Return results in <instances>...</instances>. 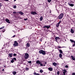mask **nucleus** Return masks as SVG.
<instances>
[{
	"label": "nucleus",
	"mask_w": 75,
	"mask_h": 75,
	"mask_svg": "<svg viewBox=\"0 0 75 75\" xmlns=\"http://www.w3.org/2000/svg\"><path fill=\"white\" fill-rule=\"evenodd\" d=\"M39 53L40 54H42L45 55L46 54V52L45 51H43L42 50H41L40 51H39Z\"/></svg>",
	"instance_id": "obj_1"
},
{
	"label": "nucleus",
	"mask_w": 75,
	"mask_h": 75,
	"mask_svg": "<svg viewBox=\"0 0 75 75\" xmlns=\"http://www.w3.org/2000/svg\"><path fill=\"white\" fill-rule=\"evenodd\" d=\"M63 16H64V14L62 13L61 14H60L59 16H58L57 18L59 19L60 20L62 18Z\"/></svg>",
	"instance_id": "obj_2"
},
{
	"label": "nucleus",
	"mask_w": 75,
	"mask_h": 75,
	"mask_svg": "<svg viewBox=\"0 0 75 75\" xmlns=\"http://www.w3.org/2000/svg\"><path fill=\"white\" fill-rule=\"evenodd\" d=\"M14 47L18 46V43L17 42V41H15L14 42V44L13 45Z\"/></svg>",
	"instance_id": "obj_3"
},
{
	"label": "nucleus",
	"mask_w": 75,
	"mask_h": 75,
	"mask_svg": "<svg viewBox=\"0 0 75 75\" xmlns=\"http://www.w3.org/2000/svg\"><path fill=\"white\" fill-rule=\"evenodd\" d=\"M29 58V54L28 53H25L24 56V58H25L26 59H27Z\"/></svg>",
	"instance_id": "obj_4"
},
{
	"label": "nucleus",
	"mask_w": 75,
	"mask_h": 75,
	"mask_svg": "<svg viewBox=\"0 0 75 75\" xmlns=\"http://www.w3.org/2000/svg\"><path fill=\"white\" fill-rule=\"evenodd\" d=\"M30 14L33 15H37V13L36 12L33 11L31 12L30 13Z\"/></svg>",
	"instance_id": "obj_5"
},
{
	"label": "nucleus",
	"mask_w": 75,
	"mask_h": 75,
	"mask_svg": "<svg viewBox=\"0 0 75 75\" xmlns=\"http://www.w3.org/2000/svg\"><path fill=\"white\" fill-rule=\"evenodd\" d=\"M31 43V42L30 41L28 42V43H27V44L26 45H27V47H29L30 46V44Z\"/></svg>",
	"instance_id": "obj_6"
},
{
	"label": "nucleus",
	"mask_w": 75,
	"mask_h": 75,
	"mask_svg": "<svg viewBox=\"0 0 75 75\" xmlns=\"http://www.w3.org/2000/svg\"><path fill=\"white\" fill-rule=\"evenodd\" d=\"M73 28H72L71 29L70 32L72 33H74V31H75V30L73 29Z\"/></svg>",
	"instance_id": "obj_7"
},
{
	"label": "nucleus",
	"mask_w": 75,
	"mask_h": 75,
	"mask_svg": "<svg viewBox=\"0 0 75 75\" xmlns=\"http://www.w3.org/2000/svg\"><path fill=\"white\" fill-rule=\"evenodd\" d=\"M61 23V21H59V22L57 23V24L56 25V27H58L59 26V24H60Z\"/></svg>",
	"instance_id": "obj_8"
},
{
	"label": "nucleus",
	"mask_w": 75,
	"mask_h": 75,
	"mask_svg": "<svg viewBox=\"0 0 75 75\" xmlns=\"http://www.w3.org/2000/svg\"><path fill=\"white\" fill-rule=\"evenodd\" d=\"M56 41H58L60 40V38L59 37H56L55 38Z\"/></svg>",
	"instance_id": "obj_9"
},
{
	"label": "nucleus",
	"mask_w": 75,
	"mask_h": 75,
	"mask_svg": "<svg viewBox=\"0 0 75 75\" xmlns=\"http://www.w3.org/2000/svg\"><path fill=\"white\" fill-rule=\"evenodd\" d=\"M48 70H49V71H52L53 70V69L52 68V67H49L48 68Z\"/></svg>",
	"instance_id": "obj_10"
},
{
	"label": "nucleus",
	"mask_w": 75,
	"mask_h": 75,
	"mask_svg": "<svg viewBox=\"0 0 75 75\" xmlns=\"http://www.w3.org/2000/svg\"><path fill=\"white\" fill-rule=\"evenodd\" d=\"M36 63L38 65L40 64H41V62L39 60L37 61L36 62Z\"/></svg>",
	"instance_id": "obj_11"
},
{
	"label": "nucleus",
	"mask_w": 75,
	"mask_h": 75,
	"mask_svg": "<svg viewBox=\"0 0 75 75\" xmlns=\"http://www.w3.org/2000/svg\"><path fill=\"white\" fill-rule=\"evenodd\" d=\"M63 71V73L64 74H62V75H65V74H66V72H67V70H64Z\"/></svg>",
	"instance_id": "obj_12"
},
{
	"label": "nucleus",
	"mask_w": 75,
	"mask_h": 75,
	"mask_svg": "<svg viewBox=\"0 0 75 75\" xmlns=\"http://www.w3.org/2000/svg\"><path fill=\"white\" fill-rule=\"evenodd\" d=\"M5 21H6V22L7 23H10L9 21V20L8 19H6Z\"/></svg>",
	"instance_id": "obj_13"
},
{
	"label": "nucleus",
	"mask_w": 75,
	"mask_h": 75,
	"mask_svg": "<svg viewBox=\"0 0 75 75\" xmlns=\"http://www.w3.org/2000/svg\"><path fill=\"white\" fill-rule=\"evenodd\" d=\"M18 13H19L21 14V15H23L24 14V13L21 11H20L19 12H18Z\"/></svg>",
	"instance_id": "obj_14"
},
{
	"label": "nucleus",
	"mask_w": 75,
	"mask_h": 75,
	"mask_svg": "<svg viewBox=\"0 0 75 75\" xmlns=\"http://www.w3.org/2000/svg\"><path fill=\"white\" fill-rule=\"evenodd\" d=\"M58 50L59 51V53H60V54H62L63 53V52L61 50H59L58 49Z\"/></svg>",
	"instance_id": "obj_15"
},
{
	"label": "nucleus",
	"mask_w": 75,
	"mask_h": 75,
	"mask_svg": "<svg viewBox=\"0 0 75 75\" xmlns=\"http://www.w3.org/2000/svg\"><path fill=\"white\" fill-rule=\"evenodd\" d=\"M13 55V53L9 54V56L11 57H12Z\"/></svg>",
	"instance_id": "obj_16"
},
{
	"label": "nucleus",
	"mask_w": 75,
	"mask_h": 75,
	"mask_svg": "<svg viewBox=\"0 0 75 75\" xmlns=\"http://www.w3.org/2000/svg\"><path fill=\"white\" fill-rule=\"evenodd\" d=\"M52 64H53V65L54 66H56V65H57V63L55 62L53 63Z\"/></svg>",
	"instance_id": "obj_17"
},
{
	"label": "nucleus",
	"mask_w": 75,
	"mask_h": 75,
	"mask_svg": "<svg viewBox=\"0 0 75 75\" xmlns=\"http://www.w3.org/2000/svg\"><path fill=\"white\" fill-rule=\"evenodd\" d=\"M71 57L72 60H75V58H74V57H73V56H71Z\"/></svg>",
	"instance_id": "obj_18"
},
{
	"label": "nucleus",
	"mask_w": 75,
	"mask_h": 75,
	"mask_svg": "<svg viewBox=\"0 0 75 75\" xmlns=\"http://www.w3.org/2000/svg\"><path fill=\"white\" fill-rule=\"evenodd\" d=\"M35 75H40V74L39 73H37L36 72H34L33 73Z\"/></svg>",
	"instance_id": "obj_19"
},
{
	"label": "nucleus",
	"mask_w": 75,
	"mask_h": 75,
	"mask_svg": "<svg viewBox=\"0 0 75 75\" xmlns=\"http://www.w3.org/2000/svg\"><path fill=\"white\" fill-rule=\"evenodd\" d=\"M51 27V26L50 25H47L46 28H47V29H49Z\"/></svg>",
	"instance_id": "obj_20"
},
{
	"label": "nucleus",
	"mask_w": 75,
	"mask_h": 75,
	"mask_svg": "<svg viewBox=\"0 0 75 75\" xmlns=\"http://www.w3.org/2000/svg\"><path fill=\"white\" fill-rule=\"evenodd\" d=\"M70 41L72 42H74V43H75V41H74L73 40H72L71 39L70 40Z\"/></svg>",
	"instance_id": "obj_21"
},
{
	"label": "nucleus",
	"mask_w": 75,
	"mask_h": 75,
	"mask_svg": "<svg viewBox=\"0 0 75 75\" xmlns=\"http://www.w3.org/2000/svg\"><path fill=\"white\" fill-rule=\"evenodd\" d=\"M57 47H58L57 48L58 50H59L58 49H60V48H61L64 47H61L60 46H58Z\"/></svg>",
	"instance_id": "obj_22"
},
{
	"label": "nucleus",
	"mask_w": 75,
	"mask_h": 75,
	"mask_svg": "<svg viewBox=\"0 0 75 75\" xmlns=\"http://www.w3.org/2000/svg\"><path fill=\"white\" fill-rule=\"evenodd\" d=\"M62 55L61 54H59V57L60 58H62Z\"/></svg>",
	"instance_id": "obj_23"
},
{
	"label": "nucleus",
	"mask_w": 75,
	"mask_h": 75,
	"mask_svg": "<svg viewBox=\"0 0 75 75\" xmlns=\"http://www.w3.org/2000/svg\"><path fill=\"white\" fill-rule=\"evenodd\" d=\"M74 4H69V6H70L71 7H73L74 6Z\"/></svg>",
	"instance_id": "obj_24"
},
{
	"label": "nucleus",
	"mask_w": 75,
	"mask_h": 75,
	"mask_svg": "<svg viewBox=\"0 0 75 75\" xmlns=\"http://www.w3.org/2000/svg\"><path fill=\"white\" fill-rule=\"evenodd\" d=\"M42 19H43V18H42V16H41L40 17V21H42Z\"/></svg>",
	"instance_id": "obj_25"
},
{
	"label": "nucleus",
	"mask_w": 75,
	"mask_h": 75,
	"mask_svg": "<svg viewBox=\"0 0 75 75\" xmlns=\"http://www.w3.org/2000/svg\"><path fill=\"white\" fill-rule=\"evenodd\" d=\"M13 74L14 75H15L16 74V72L14 71L13 72Z\"/></svg>",
	"instance_id": "obj_26"
},
{
	"label": "nucleus",
	"mask_w": 75,
	"mask_h": 75,
	"mask_svg": "<svg viewBox=\"0 0 75 75\" xmlns=\"http://www.w3.org/2000/svg\"><path fill=\"white\" fill-rule=\"evenodd\" d=\"M4 51H5V52L6 53H7V52H8V51L7 50H6V49H5Z\"/></svg>",
	"instance_id": "obj_27"
},
{
	"label": "nucleus",
	"mask_w": 75,
	"mask_h": 75,
	"mask_svg": "<svg viewBox=\"0 0 75 75\" xmlns=\"http://www.w3.org/2000/svg\"><path fill=\"white\" fill-rule=\"evenodd\" d=\"M43 72V71L42 70H40V72L41 73H42Z\"/></svg>",
	"instance_id": "obj_28"
},
{
	"label": "nucleus",
	"mask_w": 75,
	"mask_h": 75,
	"mask_svg": "<svg viewBox=\"0 0 75 75\" xmlns=\"http://www.w3.org/2000/svg\"><path fill=\"white\" fill-rule=\"evenodd\" d=\"M14 62V60L13 59H12L11 61V62L12 63H13Z\"/></svg>",
	"instance_id": "obj_29"
},
{
	"label": "nucleus",
	"mask_w": 75,
	"mask_h": 75,
	"mask_svg": "<svg viewBox=\"0 0 75 75\" xmlns=\"http://www.w3.org/2000/svg\"><path fill=\"white\" fill-rule=\"evenodd\" d=\"M13 13L15 14H17V13H18V12H15V11L13 12Z\"/></svg>",
	"instance_id": "obj_30"
},
{
	"label": "nucleus",
	"mask_w": 75,
	"mask_h": 75,
	"mask_svg": "<svg viewBox=\"0 0 75 75\" xmlns=\"http://www.w3.org/2000/svg\"><path fill=\"white\" fill-rule=\"evenodd\" d=\"M13 8H14L15 9V8H16L17 7H16V5H14V6H13Z\"/></svg>",
	"instance_id": "obj_31"
},
{
	"label": "nucleus",
	"mask_w": 75,
	"mask_h": 75,
	"mask_svg": "<svg viewBox=\"0 0 75 75\" xmlns=\"http://www.w3.org/2000/svg\"><path fill=\"white\" fill-rule=\"evenodd\" d=\"M28 63L29 64H31L32 63V62L31 61H28Z\"/></svg>",
	"instance_id": "obj_32"
},
{
	"label": "nucleus",
	"mask_w": 75,
	"mask_h": 75,
	"mask_svg": "<svg viewBox=\"0 0 75 75\" xmlns=\"http://www.w3.org/2000/svg\"><path fill=\"white\" fill-rule=\"evenodd\" d=\"M51 1V0H47V1L49 3H50Z\"/></svg>",
	"instance_id": "obj_33"
},
{
	"label": "nucleus",
	"mask_w": 75,
	"mask_h": 75,
	"mask_svg": "<svg viewBox=\"0 0 75 75\" xmlns=\"http://www.w3.org/2000/svg\"><path fill=\"white\" fill-rule=\"evenodd\" d=\"M45 25V26H43V28H46L47 25Z\"/></svg>",
	"instance_id": "obj_34"
},
{
	"label": "nucleus",
	"mask_w": 75,
	"mask_h": 75,
	"mask_svg": "<svg viewBox=\"0 0 75 75\" xmlns=\"http://www.w3.org/2000/svg\"><path fill=\"white\" fill-rule=\"evenodd\" d=\"M26 70L27 71H28L29 70V69L27 67L26 68Z\"/></svg>",
	"instance_id": "obj_35"
},
{
	"label": "nucleus",
	"mask_w": 75,
	"mask_h": 75,
	"mask_svg": "<svg viewBox=\"0 0 75 75\" xmlns=\"http://www.w3.org/2000/svg\"><path fill=\"white\" fill-rule=\"evenodd\" d=\"M6 64H4V67H5V68H6Z\"/></svg>",
	"instance_id": "obj_36"
},
{
	"label": "nucleus",
	"mask_w": 75,
	"mask_h": 75,
	"mask_svg": "<svg viewBox=\"0 0 75 75\" xmlns=\"http://www.w3.org/2000/svg\"><path fill=\"white\" fill-rule=\"evenodd\" d=\"M40 66L42 67L43 66V65H42V64L41 63V64H40Z\"/></svg>",
	"instance_id": "obj_37"
},
{
	"label": "nucleus",
	"mask_w": 75,
	"mask_h": 75,
	"mask_svg": "<svg viewBox=\"0 0 75 75\" xmlns=\"http://www.w3.org/2000/svg\"><path fill=\"white\" fill-rule=\"evenodd\" d=\"M1 29H2L4 28V26H3L2 27H1V28H0Z\"/></svg>",
	"instance_id": "obj_38"
},
{
	"label": "nucleus",
	"mask_w": 75,
	"mask_h": 75,
	"mask_svg": "<svg viewBox=\"0 0 75 75\" xmlns=\"http://www.w3.org/2000/svg\"><path fill=\"white\" fill-rule=\"evenodd\" d=\"M16 36V35H14V36H13V37H12V38H14Z\"/></svg>",
	"instance_id": "obj_39"
},
{
	"label": "nucleus",
	"mask_w": 75,
	"mask_h": 75,
	"mask_svg": "<svg viewBox=\"0 0 75 75\" xmlns=\"http://www.w3.org/2000/svg\"><path fill=\"white\" fill-rule=\"evenodd\" d=\"M13 59H14V60H16V58H13Z\"/></svg>",
	"instance_id": "obj_40"
},
{
	"label": "nucleus",
	"mask_w": 75,
	"mask_h": 75,
	"mask_svg": "<svg viewBox=\"0 0 75 75\" xmlns=\"http://www.w3.org/2000/svg\"><path fill=\"white\" fill-rule=\"evenodd\" d=\"M57 74L58 75L59 74V71H58L57 72Z\"/></svg>",
	"instance_id": "obj_41"
},
{
	"label": "nucleus",
	"mask_w": 75,
	"mask_h": 75,
	"mask_svg": "<svg viewBox=\"0 0 75 75\" xmlns=\"http://www.w3.org/2000/svg\"><path fill=\"white\" fill-rule=\"evenodd\" d=\"M65 67L66 68H68V65H66L65 66Z\"/></svg>",
	"instance_id": "obj_42"
},
{
	"label": "nucleus",
	"mask_w": 75,
	"mask_h": 75,
	"mask_svg": "<svg viewBox=\"0 0 75 75\" xmlns=\"http://www.w3.org/2000/svg\"><path fill=\"white\" fill-rule=\"evenodd\" d=\"M27 20H28V18H26L25 19H24V20L25 21H26Z\"/></svg>",
	"instance_id": "obj_43"
},
{
	"label": "nucleus",
	"mask_w": 75,
	"mask_h": 75,
	"mask_svg": "<svg viewBox=\"0 0 75 75\" xmlns=\"http://www.w3.org/2000/svg\"><path fill=\"white\" fill-rule=\"evenodd\" d=\"M17 55L16 54H13V55L15 56H16Z\"/></svg>",
	"instance_id": "obj_44"
},
{
	"label": "nucleus",
	"mask_w": 75,
	"mask_h": 75,
	"mask_svg": "<svg viewBox=\"0 0 75 75\" xmlns=\"http://www.w3.org/2000/svg\"><path fill=\"white\" fill-rule=\"evenodd\" d=\"M72 75H75V73H72Z\"/></svg>",
	"instance_id": "obj_45"
},
{
	"label": "nucleus",
	"mask_w": 75,
	"mask_h": 75,
	"mask_svg": "<svg viewBox=\"0 0 75 75\" xmlns=\"http://www.w3.org/2000/svg\"><path fill=\"white\" fill-rule=\"evenodd\" d=\"M5 1H8V0H5Z\"/></svg>",
	"instance_id": "obj_46"
},
{
	"label": "nucleus",
	"mask_w": 75,
	"mask_h": 75,
	"mask_svg": "<svg viewBox=\"0 0 75 75\" xmlns=\"http://www.w3.org/2000/svg\"><path fill=\"white\" fill-rule=\"evenodd\" d=\"M2 5L1 4H0V7H1V6Z\"/></svg>",
	"instance_id": "obj_47"
},
{
	"label": "nucleus",
	"mask_w": 75,
	"mask_h": 75,
	"mask_svg": "<svg viewBox=\"0 0 75 75\" xmlns=\"http://www.w3.org/2000/svg\"><path fill=\"white\" fill-rule=\"evenodd\" d=\"M4 69H2V71H4Z\"/></svg>",
	"instance_id": "obj_48"
},
{
	"label": "nucleus",
	"mask_w": 75,
	"mask_h": 75,
	"mask_svg": "<svg viewBox=\"0 0 75 75\" xmlns=\"http://www.w3.org/2000/svg\"><path fill=\"white\" fill-rule=\"evenodd\" d=\"M69 4H70L69 3H68V5H69Z\"/></svg>",
	"instance_id": "obj_49"
},
{
	"label": "nucleus",
	"mask_w": 75,
	"mask_h": 75,
	"mask_svg": "<svg viewBox=\"0 0 75 75\" xmlns=\"http://www.w3.org/2000/svg\"><path fill=\"white\" fill-rule=\"evenodd\" d=\"M45 64H47V63H46V62H45Z\"/></svg>",
	"instance_id": "obj_50"
},
{
	"label": "nucleus",
	"mask_w": 75,
	"mask_h": 75,
	"mask_svg": "<svg viewBox=\"0 0 75 75\" xmlns=\"http://www.w3.org/2000/svg\"><path fill=\"white\" fill-rule=\"evenodd\" d=\"M45 64H44V65H43L44 67H45Z\"/></svg>",
	"instance_id": "obj_51"
},
{
	"label": "nucleus",
	"mask_w": 75,
	"mask_h": 75,
	"mask_svg": "<svg viewBox=\"0 0 75 75\" xmlns=\"http://www.w3.org/2000/svg\"><path fill=\"white\" fill-rule=\"evenodd\" d=\"M73 46H75V45H73Z\"/></svg>",
	"instance_id": "obj_52"
},
{
	"label": "nucleus",
	"mask_w": 75,
	"mask_h": 75,
	"mask_svg": "<svg viewBox=\"0 0 75 75\" xmlns=\"http://www.w3.org/2000/svg\"><path fill=\"white\" fill-rule=\"evenodd\" d=\"M8 44H9L8 43L7 44V45H8Z\"/></svg>",
	"instance_id": "obj_53"
},
{
	"label": "nucleus",
	"mask_w": 75,
	"mask_h": 75,
	"mask_svg": "<svg viewBox=\"0 0 75 75\" xmlns=\"http://www.w3.org/2000/svg\"><path fill=\"white\" fill-rule=\"evenodd\" d=\"M14 1H16V0H14Z\"/></svg>",
	"instance_id": "obj_54"
},
{
	"label": "nucleus",
	"mask_w": 75,
	"mask_h": 75,
	"mask_svg": "<svg viewBox=\"0 0 75 75\" xmlns=\"http://www.w3.org/2000/svg\"><path fill=\"white\" fill-rule=\"evenodd\" d=\"M5 31H3V33Z\"/></svg>",
	"instance_id": "obj_55"
},
{
	"label": "nucleus",
	"mask_w": 75,
	"mask_h": 75,
	"mask_svg": "<svg viewBox=\"0 0 75 75\" xmlns=\"http://www.w3.org/2000/svg\"><path fill=\"white\" fill-rule=\"evenodd\" d=\"M57 41H56V42H58Z\"/></svg>",
	"instance_id": "obj_56"
},
{
	"label": "nucleus",
	"mask_w": 75,
	"mask_h": 75,
	"mask_svg": "<svg viewBox=\"0 0 75 75\" xmlns=\"http://www.w3.org/2000/svg\"><path fill=\"white\" fill-rule=\"evenodd\" d=\"M0 30H1V28H0Z\"/></svg>",
	"instance_id": "obj_57"
},
{
	"label": "nucleus",
	"mask_w": 75,
	"mask_h": 75,
	"mask_svg": "<svg viewBox=\"0 0 75 75\" xmlns=\"http://www.w3.org/2000/svg\"><path fill=\"white\" fill-rule=\"evenodd\" d=\"M0 37H1V35H0Z\"/></svg>",
	"instance_id": "obj_58"
}]
</instances>
